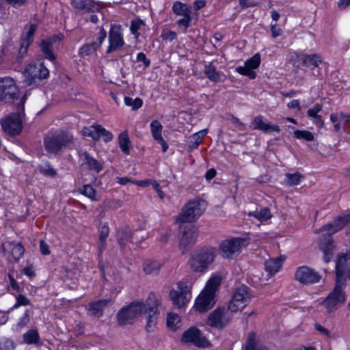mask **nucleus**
<instances>
[{
  "instance_id": "1",
  "label": "nucleus",
  "mask_w": 350,
  "mask_h": 350,
  "mask_svg": "<svg viewBox=\"0 0 350 350\" xmlns=\"http://www.w3.org/2000/svg\"><path fill=\"white\" fill-rule=\"evenodd\" d=\"M74 142L75 138L72 135L59 130L49 133L44 137V147L48 153L58 154Z\"/></svg>"
},
{
  "instance_id": "2",
  "label": "nucleus",
  "mask_w": 350,
  "mask_h": 350,
  "mask_svg": "<svg viewBox=\"0 0 350 350\" xmlns=\"http://www.w3.org/2000/svg\"><path fill=\"white\" fill-rule=\"evenodd\" d=\"M217 256L216 248L204 246L195 251L189 261L190 268L195 272L204 273L213 263Z\"/></svg>"
},
{
  "instance_id": "3",
  "label": "nucleus",
  "mask_w": 350,
  "mask_h": 350,
  "mask_svg": "<svg viewBox=\"0 0 350 350\" xmlns=\"http://www.w3.org/2000/svg\"><path fill=\"white\" fill-rule=\"evenodd\" d=\"M146 308L142 301H133L128 306L122 308L117 314L118 323L120 325L131 324L140 316Z\"/></svg>"
},
{
  "instance_id": "4",
  "label": "nucleus",
  "mask_w": 350,
  "mask_h": 350,
  "mask_svg": "<svg viewBox=\"0 0 350 350\" xmlns=\"http://www.w3.org/2000/svg\"><path fill=\"white\" fill-rule=\"evenodd\" d=\"M345 286V284L341 279L336 280L334 288L323 301L327 312H332L336 310L338 306L345 303L346 300V294L344 291Z\"/></svg>"
},
{
  "instance_id": "5",
  "label": "nucleus",
  "mask_w": 350,
  "mask_h": 350,
  "mask_svg": "<svg viewBox=\"0 0 350 350\" xmlns=\"http://www.w3.org/2000/svg\"><path fill=\"white\" fill-rule=\"evenodd\" d=\"M204 210L205 202L204 201L194 200L189 202L176 217V221L180 223L193 222L202 214Z\"/></svg>"
},
{
  "instance_id": "6",
  "label": "nucleus",
  "mask_w": 350,
  "mask_h": 350,
  "mask_svg": "<svg viewBox=\"0 0 350 350\" xmlns=\"http://www.w3.org/2000/svg\"><path fill=\"white\" fill-rule=\"evenodd\" d=\"M251 293L249 287L242 285L236 288L228 305V310L237 312L242 310L248 305L251 300Z\"/></svg>"
},
{
  "instance_id": "7",
  "label": "nucleus",
  "mask_w": 350,
  "mask_h": 350,
  "mask_svg": "<svg viewBox=\"0 0 350 350\" xmlns=\"http://www.w3.org/2000/svg\"><path fill=\"white\" fill-rule=\"evenodd\" d=\"M249 244L247 239L244 238H230L222 241L219 250L224 258H231L241 252L243 247Z\"/></svg>"
},
{
  "instance_id": "8",
  "label": "nucleus",
  "mask_w": 350,
  "mask_h": 350,
  "mask_svg": "<svg viewBox=\"0 0 350 350\" xmlns=\"http://www.w3.org/2000/svg\"><path fill=\"white\" fill-rule=\"evenodd\" d=\"M49 71L43 63L28 65L25 71V83L27 85L38 84L42 79L49 77Z\"/></svg>"
},
{
  "instance_id": "9",
  "label": "nucleus",
  "mask_w": 350,
  "mask_h": 350,
  "mask_svg": "<svg viewBox=\"0 0 350 350\" xmlns=\"http://www.w3.org/2000/svg\"><path fill=\"white\" fill-rule=\"evenodd\" d=\"M160 304V300L153 293H150L146 301V308L144 312L146 314L147 323L146 329L148 332L153 330L157 325L158 306Z\"/></svg>"
},
{
  "instance_id": "10",
  "label": "nucleus",
  "mask_w": 350,
  "mask_h": 350,
  "mask_svg": "<svg viewBox=\"0 0 350 350\" xmlns=\"http://www.w3.org/2000/svg\"><path fill=\"white\" fill-rule=\"evenodd\" d=\"M19 90L12 78H0V100L12 101L18 98Z\"/></svg>"
},
{
  "instance_id": "11",
  "label": "nucleus",
  "mask_w": 350,
  "mask_h": 350,
  "mask_svg": "<svg viewBox=\"0 0 350 350\" xmlns=\"http://www.w3.org/2000/svg\"><path fill=\"white\" fill-rule=\"evenodd\" d=\"M181 340L184 343H191L198 347L204 348L210 345L209 341L202 332L195 327L186 330L182 336Z\"/></svg>"
},
{
  "instance_id": "12",
  "label": "nucleus",
  "mask_w": 350,
  "mask_h": 350,
  "mask_svg": "<svg viewBox=\"0 0 350 350\" xmlns=\"http://www.w3.org/2000/svg\"><path fill=\"white\" fill-rule=\"evenodd\" d=\"M178 290H171L170 297L174 305L178 308L184 307L191 299V293L188 286L182 282L177 284Z\"/></svg>"
},
{
  "instance_id": "13",
  "label": "nucleus",
  "mask_w": 350,
  "mask_h": 350,
  "mask_svg": "<svg viewBox=\"0 0 350 350\" xmlns=\"http://www.w3.org/2000/svg\"><path fill=\"white\" fill-rule=\"evenodd\" d=\"M350 224V212L336 217L332 222L327 224L321 227L317 232H326L327 238L332 239V234L340 231Z\"/></svg>"
},
{
  "instance_id": "14",
  "label": "nucleus",
  "mask_w": 350,
  "mask_h": 350,
  "mask_svg": "<svg viewBox=\"0 0 350 350\" xmlns=\"http://www.w3.org/2000/svg\"><path fill=\"white\" fill-rule=\"evenodd\" d=\"M295 278L301 284H312L318 283L321 279V275L310 267L302 266L297 269Z\"/></svg>"
},
{
  "instance_id": "15",
  "label": "nucleus",
  "mask_w": 350,
  "mask_h": 350,
  "mask_svg": "<svg viewBox=\"0 0 350 350\" xmlns=\"http://www.w3.org/2000/svg\"><path fill=\"white\" fill-rule=\"evenodd\" d=\"M230 319L228 310L218 308L210 313L207 319V324L211 327L222 328L230 321Z\"/></svg>"
},
{
  "instance_id": "16",
  "label": "nucleus",
  "mask_w": 350,
  "mask_h": 350,
  "mask_svg": "<svg viewBox=\"0 0 350 350\" xmlns=\"http://www.w3.org/2000/svg\"><path fill=\"white\" fill-rule=\"evenodd\" d=\"M109 45L107 49V53H111L114 51L122 49L124 45L122 29L120 25L112 24L109 32Z\"/></svg>"
},
{
  "instance_id": "17",
  "label": "nucleus",
  "mask_w": 350,
  "mask_h": 350,
  "mask_svg": "<svg viewBox=\"0 0 350 350\" xmlns=\"http://www.w3.org/2000/svg\"><path fill=\"white\" fill-rule=\"evenodd\" d=\"M5 133L10 135H18L22 131V120L18 113H12L1 121Z\"/></svg>"
},
{
  "instance_id": "18",
  "label": "nucleus",
  "mask_w": 350,
  "mask_h": 350,
  "mask_svg": "<svg viewBox=\"0 0 350 350\" xmlns=\"http://www.w3.org/2000/svg\"><path fill=\"white\" fill-rule=\"evenodd\" d=\"M81 132L84 136L92 137L95 141L98 140L101 137L105 142H110L113 139V135L98 124L84 127Z\"/></svg>"
},
{
  "instance_id": "19",
  "label": "nucleus",
  "mask_w": 350,
  "mask_h": 350,
  "mask_svg": "<svg viewBox=\"0 0 350 350\" xmlns=\"http://www.w3.org/2000/svg\"><path fill=\"white\" fill-rule=\"evenodd\" d=\"M198 236L197 230L193 228H182V235L179 240V248L183 254H185L192 246Z\"/></svg>"
},
{
  "instance_id": "20",
  "label": "nucleus",
  "mask_w": 350,
  "mask_h": 350,
  "mask_svg": "<svg viewBox=\"0 0 350 350\" xmlns=\"http://www.w3.org/2000/svg\"><path fill=\"white\" fill-rule=\"evenodd\" d=\"M71 5L76 13L97 12L100 8L94 0H72Z\"/></svg>"
},
{
  "instance_id": "21",
  "label": "nucleus",
  "mask_w": 350,
  "mask_h": 350,
  "mask_svg": "<svg viewBox=\"0 0 350 350\" xmlns=\"http://www.w3.org/2000/svg\"><path fill=\"white\" fill-rule=\"evenodd\" d=\"M252 129L259 130L265 133H280V128L278 125L273 124L266 120L262 116H256L252 122Z\"/></svg>"
},
{
  "instance_id": "22",
  "label": "nucleus",
  "mask_w": 350,
  "mask_h": 350,
  "mask_svg": "<svg viewBox=\"0 0 350 350\" xmlns=\"http://www.w3.org/2000/svg\"><path fill=\"white\" fill-rule=\"evenodd\" d=\"M5 252H8V260L10 262H16L24 254L25 249L20 243L10 242L3 245Z\"/></svg>"
},
{
  "instance_id": "23",
  "label": "nucleus",
  "mask_w": 350,
  "mask_h": 350,
  "mask_svg": "<svg viewBox=\"0 0 350 350\" xmlns=\"http://www.w3.org/2000/svg\"><path fill=\"white\" fill-rule=\"evenodd\" d=\"M107 37L106 31L101 27L100 28V31L98 35V38L96 41L90 43L84 44L79 49V55L82 57L88 56L94 52H95L97 49H98L104 40Z\"/></svg>"
},
{
  "instance_id": "24",
  "label": "nucleus",
  "mask_w": 350,
  "mask_h": 350,
  "mask_svg": "<svg viewBox=\"0 0 350 350\" xmlns=\"http://www.w3.org/2000/svg\"><path fill=\"white\" fill-rule=\"evenodd\" d=\"M215 302V297L203 291L196 300V309L200 312H204L210 310Z\"/></svg>"
},
{
  "instance_id": "25",
  "label": "nucleus",
  "mask_w": 350,
  "mask_h": 350,
  "mask_svg": "<svg viewBox=\"0 0 350 350\" xmlns=\"http://www.w3.org/2000/svg\"><path fill=\"white\" fill-rule=\"evenodd\" d=\"M78 155L83 161V165H86L88 170L98 173L103 169V163L90 156L88 152L78 151Z\"/></svg>"
},
{
  "instance_id": "26",
  "label": "nucleus",
  "mask_w": 350,
  "mask_h": 350,
  "mask_svg": "<svg viewBox=\"0 0 350 350\" xmlns=\"http://www.w3.org/2000/svg\"><path fill=\"white\" fill-rule=\"evenodd\" d=\"M27 30L25 36L21 38V43L19 49V53L23 56L27 52V49L33 41V35L36 31L37 25L35 24H28L25 26Z\"/></svg>"
},
{
  "instance_id": "27",
  "label": "nucleus",
  "mask_w": 350,
  "mask_h": 350,
  "mask_svg": "<svg viewBox=\"0 0 350 350\" xmlns=\"http://www.w3.org/2000/svg\"><path fill=\"white\" fill-rule=\"evenodd\" d=\"M162 129L163 126L159 120H154L152 121L150 124L152 135L162 146L163 152H165L168 148V146L162 137Z\"/></svg>"
},
{
  "instance_id": "28",
  "label": "nucleus",
  "mask_w": 350,
  "mask_h": 350,
  "mask_svg": "<svg viewBox=\"0 0 350 350\" xmlns=\"http://www.w3.org/2000/svg\"><path fill=\"white\" fill-rule=\"evenodd\" d=\"M111 301L110 299H100L96 301L90 302L88 304V311L90 314L95 317H100L103 315V309Z\"/></svg>"
},
{
  "instance_id": "29",
  "label": "nucleus",
  "mask_w": 350,
  "mask_h": 350,
  "mask_svg": "<svg viewBox=\"0 0 350 350\" xmlns=\"http://www.w3.org/2000/svg\"><path fill=\"white\" fill-rule=\"evenodd\" d=\"M221 277L219 275H213L208 280L204 291L215 297V293L221 284Z\"/></svg>"
},
{
  "instance_id": "30",
  "label": "nucleus",
  "mask_w": 350,
  "mask_h": 350,
  "mask_svg": "<svg viewBox=\"0 0 350 350\" xmlns=\"http://www.w3.org/2000/svg\"><path fill=\"white\" fill-rule=\"evenodd\" d=\"M323 107L320 104H316L313 107L310 108L308 111V116L313 120L314 123L319 128L323 126L324 122L321 119V116L318 114L319 112L321 111Z\"/></svg>"
},
{
  "instance_id": "31",
  "label": "nucleus",
  "mask_w": 350,
  "mask_h": 350,
  "mask_svg": "<svg viewBox=\"0 0 350 350\" xmlns=\"http://www.w3.org/2000/svg\"><path fill=\"white\" fill-rule=\"evenodd\" d=\"M282 265V260L280 258H271L266 260L265 262V271L269 275H274L281 268Z\"/></svg>"
},
{
  "instance_id": "32",
  "label": "nucleus",
  "mask_w": 350,
  "mask_h": 350,
  "mask_svg": "<svg viewBox=\"0 0 350 350\" xmlns=\"http://www.w3.org/2000/svg\"><path fill=\"white\" fill-rule=\"evenodd\" d=\"M304 66L309 68H316L322 62L321 57L317 55H303L300 58Z\"/></svg>"
},
{
  "instance_id": "33",
  "label": "nucleus",
  "mask_w": 350,
  "mask_h": 350,
  "mask_svg": "<svg viewBox=\"0 0 350 350\" xmlns=\"http://www.w3.org/2000/svg\"><path fill=\"white\" fill-rule=\"evenodd\" d=\"M204 73L206 77L213 82H218L221 79L220 73L217 70L215 66L213 63L206 64L204 68Z\"/></svg>"
},
{
  "instance_id": "34",
  "label": "nucleus",
  "mask_w": 350,
  "mask_h": 350,
  "mask_svg": "<svg viewBox=\"0 0 350 350\" xmlns=\"http://www.w3.org/2000/svg\"><path fill=\"white\" fill-rule=\"evenodd\" d=\"M206 134V130L200 131L198 133L192 135L188 141V147L190 151L197 148L198 146L202 143L203 138Z\"/></svg>"
},
{
  "instance_id": "35",
  "label": "nucleus",
  "mask_w": 350,
  "mask_h": 350,
  "mask_svg": "<svg viewBox=\"0 0 350 350\" xmlns=\"http://www.w3.org/2000/svg\"><path fill=\"white\" fill-rule=\"evenodd\" d=\"M320 248L324 252V260L328 262L332 256L331 251L334 248L332 240L330 238L325 237L323 240L320 242Z\"/></svg>"
},
{
  "instance_id": "36",
  "label": "nucleus",
  "mask_w": 350,
  "mask_h": 350,
  "mask_svg": "<svg viewBox=\"0 0 350 350\" xmlns=\"http://www.w3.org/2000/svg\"><path fill=\"white\" fill-rule=\"evenodd\" d=\"M118 241L122 247H124L128 242L131 241V232L129 227L124 226L118 230Z\"/></svg>"
},
{
  "instance_id": "37",
  "label": "nucleus",
  "mask_w": 350,
  "mask_h": 350,
  "mask_svg": "<svg viewBox=\"0 0 350 350\" xmlns=\"http://www.w3.org/2000/svg\"><path fill=\"white\" fill-rule=\"evenodd\" d=\"M23 342L28 345L38 344L40 336L36 329H30L23 335Z\"/></svg>"
},
{
  "instance_id": "38",
  "label": "nucleus",
  "mask_w": 350,
  "mask_h": 350,
  "mask_svg": "<svg viewBox=\"0 0 350 350\" xmlns=\"http://www.w3.org/2000/svg\"><path fill=\"white\" fill-rule=\"evenodd\" d=\"M249 215L254 217L261 222L267 221L271 217L270 210L268 208H263L260 210L250 212Z\"/></svg>"
},
{
  "instance_id": "39",
  "label": "nucleus",
  "mask_w": 350,
  "mask_h": 350,
  "mask_svg": "<svg viewBox=\"0 0 350 350\" xmlns=\"http://www.w3.org/2000/svg\"><path fill=\"white\" fill-rule=\"evenodd\" d=\"M173 12L175 14L179 16H186L191 14L190 8L186 5L180 1H176L172 6Z\"/></svg>"
},
{
  "instance_id": "40",
  "label": "nucleus",
  "mask_w": 350,
  "mask_h": 350,
  "mask_svg": "<svg viewBox=\"0 0 350 350\" xmlns=\"http://www.w3.org/2000/svg\"><path fill=\"white\" fill-rule=\"evenodd\" d=\"M161 268V264L154 260L146 261L143 265V269L146 274L156 273Z\"/></svg>"
},
{
  "instance_id": "41",
  "label": "nucleus",
  "mask_w": 350,
  "mask_h": 350,
  "mask_svg": "<svg viewBox=\"0 0 350 350\" xmlns=\"http://www.w3.org/2000/svg\"><path fill=\"white\" fill-rule=\"evenodd\" d=\"M119 146L122 151L126 154H129V145L131 142L126 132H122L119 135L118 137Z\"/></svg>"
},
{
  "instance_id": "42",
  "label": "nucleus",
  "mask_w": 350,
  "mask_h": 350,
  "mask_svg": "<svg viewBox=\"0 0 350 350\" xmlns=\"http://www.w3.org/2000/svg\"><path fill=\"white\" fill-rule=\"evenodd\" d=\"M40 46L42 53L45 55V57L50 59L51 61H53L55 59V55L52 51V44H51V42L46 40H43Z\"/></svg>"
},
{
  "instance_id": "43",
  "label": "nucleus",
  "mask_w": 350,
  "mask_h": 350,
  "mask_svg": "<svg viewBox=\"0 0 350 350\" xmlns=\"http://www.w3.org/2000/svg\"><path fill=\"white\" fill-rule=\"evenodd\" d=\"M347 261V256L345 255H339L336 264V280L340 279L343 275L345 265Z\"/></svg>"
},
{
  "instance_id": "44",
  "label": "nucleus",
  "mask_w": 350,
  "mask_h": 350,
  "mask_svg": "<svg viewBox=\"0 0 350 350\" xmlns=\"http://www.w3.org/2000/svg\"><path fill=\"white\" fill-rule=\"evenodd\" d=\"M302 178L303 176L298 172L294 174L288 173L286 174L285 183L288 186L297 185Z\"/></svg>"
},
{
  "instance_id": "45",
  "label": "nucleus",
  "mask_w": 350,
  "mask_h": 350,
  "mask_svg": "<svg viewBox=\"0 0 350 350\" xmlns=\"http://www.w3.org/2000/svg\"><path fill=\"white\" fill-rule=\"evenodd\" d=\"M180 322V318L178 314L170 313L167 315V325L170 329L176 331Z\"/></svg>"
},
{
  "instance_id": "46",
  "label": "nucleus",
  "mask_w": 350,
  "mask_h": 350,
  "mask_svg": "<svg viewBox=\"0 0 350 350\" xmlns=\"http://www.w3.org/2000/svg\"><path fill=\"white\" fill-rule=\"evenodd\" d=\"M260 64V55L259 53H256L250 59L245 62V66L243 68H247L249 69H256Z\"/></svg>"
},
{
  "instance_id": "47",
  "label": "nucleus",
  "mask_w": 350,
  "mask_h": 350,
  "mask_svg": "<svg viewBox=\"0 0 350 350\" xmlns=\"http://www.w3.org/2000/svg\"><path fill=\"white\" fill-rule=\"evenodd\" d=\"M124 101L125 105L129 107H131L133 110H137L143 104V100L140 98L133 99L129 96H125Z\"/></svg>"
},
{
  "instance_id": "48",
  "label": "nucleus",
  "mask_w": 350,
  "mask_h": 350,
  "mask_svg": "<svg viewBox=\"0 0 350 350\" xmlns=\"http://www.w3.org/2000/svg\"><path fill=\"white\" fill-rule=\"evenodd\" d=\"M16 301L15 304L6 312L9 313L11 310L18 308L21 306H28L30 304V301L22 294L18 295L16 297Z\"/></svg>"
},
{
  "instance_id": "49",
  "label": "nucleus",
  "mask_w": 350,
  "mask_h": 350,
  "mask_svg": "<svg viewBox=\"0 0 350 350\" xmlns=\"http://www.w3.org/2000/svg\"><path fill=\"white\" fill-rule=\"evenodd\" d=\"M294 135L297 139H303L308 142H311L314 140L313 134L310 131L306 130H296L294 131Z\"/></svg>"
},
{
  "instance_id": "50",
  "label": "nucleus",
  "mask_w": 350,
  "mask_h": 350,
  "mask_svg": "<svg viewBox=\"0 0 350 350\" xmlns=\"http://www.w3.org/2000/svg\"><path fill=\"white\" fill-rule=\"evenodd\" d=\"M245 350H267L266 347H260L258 349L255 348V334L250 332L248 336V339L245 345Z\"/></svg>"
},
{
  "instance_id": "51",
  "label": "nucleus",
  "mask_w": 350,
  "mask_h": 350,
  "mask_svg": "<svg viewBox=\"0 0 350 350\" xmlns=\"http://www.w3.org/2000/svg\"><path fill=\"white\" fill-rule=\"evenodd\" d=\"M81 193L85 196L90 198L92 200L96 201L98 199L96 198V190L90 185H85L83 187Z\"/></svg>"
},
{
  "instance_id": "52",
  "label": "nucleus",
  "mask_w": 350,
  "mask_h": 350,
  "mask_svg": "<svg viewBox=\"0 0 350 350\" xmlns=\"http://www.w3.org/2000/svg\"><path fill=\"white\" fill-rule=\"evenodd\" d=\"M144 25V21L140 19L132 21L130 26V30L131 33L135 35V37L137 38L139 36L137 31Z\"/></svg>"
},
{
  "instance_id": "53",
  "label": "nucleus",
  "mask_w": 350,
  "mask_h": 350,
  "mask_svg": "<svg viewBox=\"0 0 350 350\" xmlns=\"http://www.w3.org/2000/svg\"><path fill=\"white\" fill-rule=\"evenodd\" d=\"M39 170L43 174L51 177L55 176L57 174L56 171L49 164L40 166Z\"/></svg>"
},
{
  "instance_id": "54",
  "label": "nucleus",
  "mask_w": 350,
  "mask_h": 350,
  "mask_svg": "<svg viewBox=\"0 0 350 350\" xmlns=\"http://www.w3.org/2000/svg\"><path fill=\"white\" fill-rule=\"evenodd\" d=\"M236 70L239 74L248 76L250 79L256 78V73L254 71H252V69L243 68V66H239L236 68Z\"/></svg>"
},
{
  "instance_id": "55",
  "label": "nucleus",
  "mask_w": 350,
  "mask_h": 350,
  "mask_svg": "<svg viewBox=\"0 0 350 350\" xmlns=\"http://www.w3.org/2000/svg\"><path fill=\"white\" fill-rule=\"evenodd\" d=\"M191 21V14L183 16V18L179 19L177 21V24L179 27L184 28V31H186L187 29L189 27L190 23Z\"/></svg>"
},
{
  "instance_id": "56",
  "label": "nucleus",
  "mask_w": 350,
  "mask_h": 350,
  "mask_svg": "<svg viewBox=\"0 0 350 350\" xmlns=\"http://www.w3.org/2000/svg\"><path fill=\"white\" fill-rule=\"evenodd\" d=\"M314 329L319 332L321 334L325 336L328 338H334V336L333 334L331 333L328 329L325 328L323 326L319 323L314 324Z\"/></svg>"
},
{
  "instance_id": "57",
  "label": "nucleus",
  "mask_w": 350,
  "mask_h": 350,
  "mask_svg": "<svg viewBox=\"0 0 350 350\" xmlns=\"http://www.w3.org/2000/svg\"><path fill=\"white\" fill-rule=\"evenodd\" d=\"M29 312L30 311L29 310H26L23 316L19 319L17 323L18 327L22 328L29 323Z\"/></svg>"
},
{
  "instance_id": "58",
  "label": "nucleus",
  "mask_w": 350,
  "mask_h": 350,
  "mask_svg": "<svg viewBox=\"0 0 350 350\" xmlns=\"http://www.w3.org/2000/svg\"><path fill=\"white\" fill-rule=\"evenodd\" d=\"M163 40L172 41L177 38V35L174 31L170 30H164L161 33Z\"/></svg>"
},
{
  "instance_id": "59",
  "label": "nucleus",
  "mask_w": 350,
  "mask_h": 350,
  "mask_svg": "<svg viewBox=\"0 0 350 350\" xmlns=\"http://www.w3.org/2000/svg\"><path fill=\"white\" fill-rule=\"evenodd\" d=\"M109 228L107 225H103L100 229L99 241H106L109 236Z\"/></svg>"
},
{
  "instance_id": "60",
  "label": "nucleus",
  "mask_w": 350,
  "mask_h": 350,
  "mask_svg": "<svg viewBox=\"0 0 350 350\" xmlns=\"http://www.w3.org/2000/svg\"><path fill=\"white\" fill-rule=\"evenodd\" d=\"M271 32L273 38H275L278 36H280L282 34V29L278 27H277L276 24L271 25Z\"/></svg>"
},
{
  "instance_id": "61",
  "label": "nucleus",
  "mask_w": 350,
  "mask_h": 350,
  "mask_svg": "<svg viewBox=\"0 0 350 350\" xmlns=\"http://www.w3.org/2000/svg\"><path fill=\"white\" fill-rule=\"evenodd\" d=\"M242 8L254 7L258 5L254 0H238Z\"/></svg>"
},
{
  "instance_id": "62",
  "label": "nucleus",
  "mask_w": 350,
  "mask_h": 350,
  "mask_svg": "<svg viewBox=\"0 0 350 350\" xmlns=\"http://www.w3.org/2000/svg\"><path fill=\"white\" fill-rule=\"evenodd\" d=\"M137 61L143 62L145 67H148L150 64V59H147L146 55L144 53H139L137 54Z\"/></svg>"
},
{
  "instance_id": "63",
  "label": "nucleus",
  "mask_w": 350,
  "mask_h": 350,
  "mask_svg": "<svg viewBox=\"0 0 350 350\" xmlns=\"http://www.w3.org/2000/svg\"><path fill=\"white\" fill-rule=\"evenodd\" d=\"M40 249L41 253L44 255H49L50 254L49 245L43 240L40 241Z\"/></svg>"
},
{
  "instance_id": "64",
  "label": "nucleus",
  "mask_w": 350,
  "mask_h": 350,
  "mask_svg": "<svg viewBox=\"0 0 350 350\" xmlns=\"http://www.w3.org/2000/svg\"><path fill=\"white\" fill-rule=\"evenodd\" d=\"M6 1L11 5L18 8L26 3L27 0H6Z\"/></svg>"
}]
</instances>
